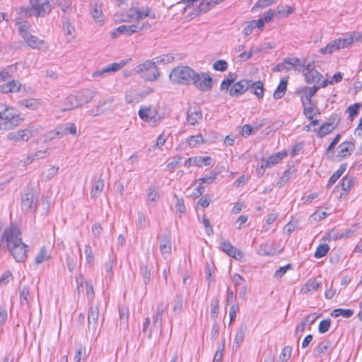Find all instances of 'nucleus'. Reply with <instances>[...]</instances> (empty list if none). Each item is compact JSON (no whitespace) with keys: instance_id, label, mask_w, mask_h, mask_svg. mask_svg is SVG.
Instances as JSON below:
<instances>
[{"instance_id":"f257e3e1","label":"nucleus","mask_w":362,"mask_h":362,"mask_svg":"<svg viewBox=\"0 0 362 362\" xmlns=\"http://www.w3.org/2000/svg\"><path fill=\"white\" fill-rule=\"evenodd\" d=\"M170 79L177 84L188 85L192 83L202 92L211 90L213 79L206 72L197 73L187 66H180L173 69L170 74Z\"/></svg>"},{"instance_id":"f03ea898","label":"nucleus","mask_w":362,"mask_h":362,"mask_svg":"<svg viewBox=\"0 0 362 362\" xmlns=\"http://www.w3.org/2000/svg\"><path fill=\"white\" fill-rule=\"evenodd\" d=\"M6 242V245L11 255L18 262H24L27 259V247L22 241L21 230L15 227H11L4 233L1 242Z\"/></svg>"},{"instance_id":"7ed1b4c3","label":"nucleus","mask_w":362,"mask_h":362,"mask_svg":"<svg viewBox=\"0 0 362 362\" xmlns=\"http://www.w3.org/2000/svg\"><path fill=\"white\" fill-rule=\"evenodd\" d=\"M0 119L8 124L9 129L20 125L24 120L18 110L5 106L0 110Z\"/></svg>"},{"instance_id":"20e7f679","label":"nucleus","mask_w":362,"mask_h":362,"mask_svg":"<svg viewBox=\"0 0 362 362\" xmlns=\"http://www.w3.org/2000/svg\"><path fill=\"white\" fill-rule=\"evenodd\" d=\"M138 114L142 120L148 122L153 127L159 124L163 119V116L158 115L157 110L151 106L141 107Z\"/></svg>"},{"instance_id":"39448f33","label":"nucleus","mask_w":362,"mask_h":362,"mask_svg":"<svg viewBox=\"0 0 362 362\" xmlns=\"http://www.w3.org/2000/svg\"><path fill=\"white\" fill-rule=\"evenodd\" d=\"M151 25L148 23H142L141 25L137 23L134 25H122L117 27L112 33V37L116 38L121 34L126 35H131L134 33H138L144 28H151Z\"/></svg>"},{"instance_id":"423d86ee","label":"nucleus","mask_w":362,"mask_h":362,"mask_svg":"<svg viewBox=\"0 0 362 362\" xmlns=\"http://www.w3.org/2000/svg\"><path fill=\"white\" fill-rule=\"evenodd\" d=\"M21 209L25 212L35 211L37 209V200L35 201L33 189H28L21 198Z\"/></svg>"},{"instance_id":"0eeeda50","label":"nucleus","mask_w":362,"mask_h":362,"mask_svg":"<svg viewBox=\"0 0 362 362\" xmlns=\"http://www.w3.org/2000/svg\"><path fill=\"white\" fill-rule=\"evenodd\" d=\"M30 5L34 8L35 17H44L49 13L51 8L48 0H30Z\"/></svg>"},{"instance_id":"6e6552de","label":"nucleus","mask_w":362,"mask_h":362,"mask_svg":"<svg viewBox=\"0 0 362 362\" xmlns=\"http://www.w3.org/2000/svg\"><path fill=\"white\" fill-rule=\"evenodd\" d=\"M114 101L115 99L113 97L100 101L94 108L88 110V114L93 117L100 115L111 109Z\"/></svg>"},{"instance_id":"1a4fd4ad","label":"nucleus","mask_w":362,"mask_h":362,"mask_svg":"<svg viewBox=\"0 0 362 362\" xmlns=\"http://www.w3.org/2000/svg\"><path fill=\"white\" fill-rule=\"evenodd\" d=\"M202 120V112L199 107L190 105L187 110V122L191 126L199 124Z\"/></svg>"},{"instance_id":"9d476101","label":"nucleus","mask_w":362,"mask_h":362,"mask_svg":"<svg viewBox=\"0 0 362 362\" xmlns=\"http://www.w3.org/2000/svg\"><path fill=\"white\" fill-rule=\"evenodd\" d=\"M219 248L228 256L237 260H240L244 256L243 253L237 247H233L228 240L221 242Z\"/></svg>"},{"instance_id":"9b49d317","label":"nucleus","mask_w":362,"mask_h":362,"mask_svg":"<svg viewBox=\"0 0 362 362\" xmlns=\"http://www.w3.org/2000/svg\"><path fill=\"white\" fill-rule=\"evenodd\" d=\"M250 80H241L234 83L229 90V94L233 97H238L244 93L250 88Z\"/></svg>"},{"instance_id":"f8f14e48","label":"nucleus","mask_w":362,"mask_h":362,"mask_svg":"<svg viewBox=\"0 0 362 362\" xmlns=\"http://www.w3.org/2000/svg\"><path fill=\"white\" fill-rule=\"evenodd\" d=\"M126 64V62L122 60L119 63H112L108 64L106 66L101 68L95 71L93 74V77L102 76L105 74H109L110 73L116 72L121 69Z\"/></svg>"},{"instance_id":"ddd939ff","label":"nucleus","mask_w":362,"mask_h":362,"mask_svg":"<svg viewBox=\"0 0 362 362\" xmlns=\"http://www.w3.org/2000/svg\"><path fill=\"white\" fill-rule=\"evenodd\" d=\"M96 93V90H90L88 88L82 89L78 92L76 95L79 106H82L90 102L91 100L95 96Z\"/></svg>"},{"instance_id":"4468645a","label":"nucleus","mask_w":362,"mask_h":362,"mask_svg":"<svg viewBox=\"0 0 362 362\" xmlns=\"http://www.w3.org/2000/svg\"><path fill=\"white\" fill-rule=\"evenodd\" d=\"M22 89V85L14 79L0 86V92L3 93H18Z\"/></svg>"},{"instance_id":"2eb2a0df","label":"nucleus","mask_w":362,"mask_h":362,"mask_svg":"<svg viewBox=\"0 0 362 362\" xmlns=\"http://www.w3.org/2000/svg\"><path fill=\"white\" fill-rule=\"evenodd\" d=\"M160 250L163 255H169L171 252V234L170 232L165 233L160 242Z\"/></svg>"},{"instance_id":"dca6fc26","label":"nucleus","mask_w":362,"mask_h":362,"mask_svg":"<svg viewBox=\"0 0 362 362\" xmlns=\"http://www.w3.org/2000/svg\"><path fill=\"white\" fill-rule=\"evenodd\" d=\"M99 317V308L98 305H90L88 315V329H93L95 330L96 329V325Z\"/></svg>"},{"instance_id":"f3484780","label":"nucleus","mask_w":362,"mask_h":362,"mask_svg":"<svg viewBox=\"0 0 362 362\" xmlns=\"http://www.w3.org/2000/svg\"><path fill=\"white\" fill-rule=\"evenodd\" d=\"M288 153L286 151H281L271 155L268 159H262V165L264 167H270L271 165L279 163L282 159L287 156Z\"/></svg>"},{"instance_id":"a211bd4d","label":"nucleus","mask_w":362,"mask_h":362,"mask_svg":"<svg viewBox=\"0 0 362 362\" xmlns=\"http://www.w3.org/2000/svg\"><path fill=\"white\" fill-rule=\"evenodd\" d=\"M355 146L353 142L345 141L342 142L338 146V157L346 158L347 156L351 155V153L354 149Z\"/></svg>"},{"instance_id":"6ab92c4d","label":"nucleus","mask_w":362,"mask_h":362,"mask_svg":"<svg viewBox=\"0 0 362 362\" xmlns=\"http://www.w3.org/2000/svg\"><path fill=\"white\" fill-rule=\"evenodd\" d=\"M332 349V342L329 340H324L315 347L313 355L316 357L320 356Z\"/></svg>"},{"instance_id":"aec40b11","label":"nucleus","mask_w":362,"mask_h":362,"mask_svg":"<svg viewBox=\"0 0 362 362\" xmlns=\"http://www.w3.org/2000/svg\"><path fill=\"white\" fill-rule=\"evenodd\" d=\"M62 28L68 41L72 40L75 37V28L71 25L68 18L64 17L62 18Z\"/></svg>"},{"instance_id":"412c9836","label":"nucleus","mask_w":362,"mask_h":362,"mask_svg":"<svg viewBox=\"0 0 362 362\" xmlns=\"http://www.w3.org/2000/svg\"><path fill=\"white\" fill-rule=\"evenodd\" d=\"M288 80L286 78H282L279 84L274 92L273 97L274 99H280L283 98L286 92Z\"/></svg>"},{"instance_id":"4be33fe9","label":"nucleus","mask_w":362,"mask_h":362,"mask_svg":"<svg viewBox=\"0 0 362 362\" xmlns=\"http://www.w3.org/2000/svg\"><path fill=\"white\" fill-rule=\"evenodd\" d=\"M219 0H211L207 1L206 2H202L200 5L195 9L194 15L198 16L201 13H206L209 11L212 7H214L217 4L220 3Z\"/></svg>"},{"instance_id":"5701e85b","label":"nucleus","mask_w":362,"mask_h":362,"mask_svg":"<svg viewBox=\"0 0 362 362\" xmlns=\"http://www.w3.org/2000/svg\"><path fill=\"white\" fill-rule=\"evenodd\" d=\"M40 101L35 98L22 100L18 102V105L19 107H25L32 110L38 109L40 107Z\"/></svg>"},{"instance_id":"b1692460","label":"nucleus","mask_w":362,"mask_h":362,"mask_svg":"<svg viewBox=\"0 0 362 362\" xmlns=\"http://www.w3.org/2000/svg\"><path fill=\"white\" fill-rule=\"evenodd\" d=\"M79 106L77 98L76 95H69L64 102V107H62L63 111H68L76 108Z\"/></svg>"},{"instance_id":"393cba45","label":"nucleus","mask_w":362,"mask_h":362,"mask_svg":"<svg viewBox=\"0 0 362 362\" xmlns=\"http://www.w3.org/2000/svg\"><path fill=\"white\" fill-rule=\"evenodd\" d=\"M247 329V325L246 323L243 322L240 325L234 339V344L235 345L236 349L240 347V344H242Z\"/></svg>"},{"instance_id":"a878e982","label":"nucleus","mask_w":362,"mask_h":362,"mask_svg":"<svg viewBox=\"0 0 362 362\" xmlns=\"http://www.w3.org/2000/svg\"><path fill=\"white\" fill-rule=\"evenodd\" d=\"M58 138L62 137L64 134H70L75 136L76 134V127L74 123H66L64 124L62 131H56L54 132Z\"/></svg>"},{"instance_id":"bb28decb","label":"nucleus","mask_w":362,"mask_h":362,"mask_svg":"<svg viewBox=\"0 0 362 362\" xmlns=\"http://www.w3.org/2000/svg\"><path fill=\"white\" fill-rule=\"evenodd\" d=\"M119 328L122 329H128L129 310L127 308H119Z\"/></svg>"},{"instance_id":"cd10ccee","label":"nucleus","mask_w":362,"mask_h":362,"mask_svg":"<svg viewBox=\"0 0 362 362\" xmlns=\"http://www.w3.org/2000/svg\"><path fill=\"white\" fill-rule=\"evenodd\" d=\"M156 62L153 61L146 60L142 64L137 65L135 68V70L137 73L141 74V76L143 78V74L148 71L152 70V69H155Z\"/></svg>"},{"instance_id":"c85d7f7f","label":"nucleus","mask_w":362,"mask_h":362,"mask_svg":"<svg viewBox=\"0 0 362 362\" xmlns=\"http://www.w3.org/2000/svg\"><path fill=\"white\" fill-rule=\"evenodd\" d=\"M250 88H252V93L259 99L264 97V86L261 81L253 82L250 80Z\"/></svg>"},{"instance_id":"c756f323","label":"nucleus","mask_w":362,"mask_h":362,"mask_svg":"<svg viewBox=\"0 0 362 362\" xmlns=\"http://www.w3.org/2000/svg\"><path fill=\"white\" fill-rule=\"evenodd\" d=\"M346 163H343L339 166V169L337 171H335L333 173V175L329 177L328 183L327 185V187H330L336 182V181L341 177V175L346 170Z\"/></svg>"},{"instance_id":"7c9ffc66","label":"nucleus","mask_w":362,"mask_h":362,"mask_svg":"<svg viewBox=\"0 0 362 362\" xmlns=\"http://www.w3.org/2000/svg\"><path fill=\"white\" fill-rule=\"evenodd\" d=\"M320 283L317 279L308 280L305 286L301 288L300 293L305 294L310 291H316L320 286Z\"/></svg>"},{"instance_id":"2f4dec72","label":"nucleus","mask_w":362,"mask_h":362,"mask_svg":"<svg viewBox=\"0 0 362 362\" xmlns=\"http://www.w3.org/2000/svg\"><path fill=\"white\" fill-rule=\"evenodd\" d=\"M104 187L103 180L99 178L98 180H95L93 184L90 191V196L92 198H95L100 196Z\"/></svg>"},{"instance_id":"473e14b6","label":"nucleus","mask_w":362,"mask_h":362,"mask_svg":"<svg viewBox=\"0 0 362 362\" xmlns=\"http://www.w3.org/2000/svg\"><path fill=\"white\" fill-rule=\"evenodd\" d=\"M354 315V310L351 309L337 308L332 311L331 316L338 317L342 316L345 318H349Z\"/></svg>"},{"instance_id":"72a5a7b5","label":"nucleus","mask_w":362,"mask_h":362,"mask_svg":"<svg viewBox=\"0 0 362 362\" xmlns=\"http://www.w3.org/2000/svg\"><path fill=\"white\" fill-rule=\"evenodd\" d=\"M51 258V255H47V250L45 246L40 248L39 252L37 254L35 258V262L36 264H40L44 261L49 260Z\"/></svg>"},{"instance_id":"f704fd0d","label":"nucleus","mask_w":362,"mask_h":362,"mask_svg":"<svg viewBox=\"0 0 362 362\" xmlns=\"http://www.w3.org/2000/svg\"><path fill=\"white\" fill-rule=\"evenodd\" d=\"M362 107L361 104L359 103H354L349 106L346 109V112L349 113V119L353 121L356 117H357L359 114V110Z\"/></svg>"},{"instance_id":"c9c22d12","label":"nucleus","mask_w":362,"mask_h":362,"mask_svg":"<svg viewBox=\"0 0 362 362\" xmlns=\"http://www.w3.org/2000/svg\"><path fill=\"white\" fill-rule=\"evenodd\" d=\"M322 78V75L316 69L311 72H308L305 76V81L308 83L319 82Z\"/></svg>"},{"instance_id":"e433bc0d","label":"nucleus","mask_w":362,"mask_h":362,"mask_svg":"<svg viewBox=\"0 0 362 362\" xmlns=\"http://www.w3.org/2000/svg\"><path fill=\"white\" fill-rule=\"evenodd\" d=\"M20 132V139L21 141H28L30 137H32L35 133H37V129L34 127H29L25 129L19 130Z\"/></svg>"},{"instance_id":"4c0bfd02","label":"nucleus","mask_w":362,"mask_h":362,"mask_svg":"<svg viewBox=\"0 0 362 362\" xmlns=\"http://www.w3.org/2000/svg\"><path fill=\"white\" fill-rule=\"evenodd\" d=\"M211 310L210 315L211 318L215 320L218 317L219 313V299L218 298H214L211 302Z\"/></svg>"},{"instance_id":"58836bf2","label":"nucleus","mask_w":362,"mask_h":362,"mask_svg":"<svg viewBox=\"0 0 362 362\" xmlns=\"http://www.w3.org/2000/svg\"><path fill=\"white\" fill-rule=\"evenodd\" d=\"M151 9L148 7H146L145 10H140L139 8L135 9V13L136 14V20H142L146 17H150L152 19H156V15L154 13H150Z\"/></svg>"},{"instance_id":"ea45409f","label":"nucleus","mask_w":362,"mask_h":362,"mask_svg":"<svg viewBox=\"0 0 362 362\" xmlns=\"http://www.w3.org/2000/svg\"><path fill=\"white\" fill-rule=\"evenodd\" d=\"M347 235L344 234H339L338 231L335 229H332L329 231H328L326 235L323 237V240H337L344 238H346Z\"/></svg>"},{"instance_id":"a19ab883","label":"nucleus","mask_w":362,"mask_h":362,"mask_svg":"<svg viewBox=\"0 0 362 362\" xmlns=\"http://www.w3.org/2000/svg\"><path fill=\"white\" fill-rule=\"evenodd\" d=\"M212 158L210 156H196L194 157V165L202 167V165H211Z\"/></svg>"},{"instance_id":"79ce46f5","label":"nucleus","mask_w":362,"mask_h":362,"mask_svg":"<svg viewBox=\"0 0 362 362\" xmlns=\"http://www.w3.org/2000/svg\"><path fill=\"white\" fill-rule=\"evenodd\" d=\"M158 198V187L156 185L150 186L148 189V201L156 202Z\"/></svg>"},{"instance_id":"37998d69","label":"nucleus","mask_w":362,"mask_h":362,"mask_svg":"<svg viewBox=\"0 0 362 362\" xmlns=\"http://www.w3.org/2000/svg\"><path fill=\"white\" fill-rule=\"evenodd\" d=\"M156 64H169L175 60V57L172 54H163L153 59Z\"/></svg>"},{"instance_id":"c03bdc74","label":"nucleus","mask_w":362,"mask_h":362,"mask_svg":"<svg viewBox=\"0 0 362 362\" xmlns=\"http://www.w3.org/2000/svg\"><path fill=\"white\" fill-rule=\"evenodd\" d=\"M91 14L95 22L101 23L103 22V11L100 8V6L95 4L93 8L91 9Z\"/></svg>"},{"instance_id":"a18cd8bd","label":"nucleus","mask_w":362,"mask_h":362,"mask_svg":"<svg viewBox=\"0 0 362 362\" xmlns=\"http://www.w3.org/2000/svg\"><path fill=\"white\" fill-rule=\"evenodd\" d=\"M339 185L341 186L342 189L345 192H348L354 185V179L349 177L348 176H345L341 179Z\"/></svg>"},{"instance_id":"49530a36","label":"nucleus","mask_w":362,"mask_h":362,"mask_svg":"<svg viewBox=\"0 0 362 362\" xmlns=\"http://www.w3.org/2000/svg\"><path fill=\"white\" fill-rule=\"evenodd\" d=\"M159 76L160 73L157 66L155 65V70L154 69H152V70L145 72L143 74V78L146 81H155L159 77Z\"/></svg>"},{"instance_id":"de8ad7c7","label":"nucleus","mask_w":362,"mask_h":362,"mask_svg":"<svg viewBox=\"0 0 362 362\" xmlns=\"http://www.w3.org/2000/svg\"><path fill=\"white\" fill-rule=\"evenodd\" d=\"M19 14L21 18H29L33 15L35 16L34 8L31 5L30 6H21L19 8Z\"/></svg>"},{"instance_id":"09e8293b","label":"nucleus","mask_w":362,"mask_h":362,"mask_svg":"<svg viewBox=\"0 0 362 362\" xmlns=\"http://www.w3.org/2000/svg\"><path fill=\"white\" fill-rule=\"evenodd\" d=\"M338 49H339L338 47V45H337V44L334 43V41H332L327 46L320 48V52L322 54H329Z\"/></svg>"},{"instance_id":"8fccbe9b","label":"nucleus","mask_w":362,"mask_h":362,"mask_svg":"<svg viewBox=\"0 0 362 362\" xmlns=\"http://www.w3.org/2000/svg\"><path fill=\"white\" fill-rule=\"evenodd\" d=\"M334 43L337 44L339 49L347 47L353 44L349 35L334 40Z\"/></svg>"},{"instance_id":"3c124183","label":"nucleus","mask_w":362,"mask_h":362,"mask_svg":"<svg viewBox=\"0 0 362 362\" xmlns=\"http://www.w3.org/2000/svg\"><path fill=\"white\" fill-rule=\"evenodd\" d=\"M335 129L330 126L327 122L324 123L319 129L317 132V136L320 138H322L327 134L331 133Z\"/></svg>"},{"instance_id":"603ef678","label":"nucleus","mask_w":362,"mask_h":362,"mask_svg":"<svg viewBox=\"0 0 362 362\" xmlns=\"http://www.w3.org/2000/svg\"><path fill=\"white\" fill-rule=\"evenodd\" d=\"M329 250V247L328 245L321 244L317 247L314 256L316 258H321L327 254Z\"/></svg>"},{"instance_id":"864d4df0","label":"nucleus","mask_w":362,"mask_h":362,"mask_svg":"<svg viewBox=\"0 0 362 362\" xmlns=\"http://www.w3.org/2000/svg\"><path fill=\"white\" fill-rule=\"evenodd\" d=\"M86 356V348L80 345L78 348L76 349V354L74 358V362H81L82 358H85Z\"/></svg>"},{"instance_id":"5fc2aeb1","label":"nucleus","mask_w":362,"mask_h":362,"mask_svg":"<svg viewBox=\"0 0 362 362\" xmlns=\"http://www.w3.org/2000/svg\"><path fill=\"white\" fill-rule=\"evenodd\" d=\"M183 305V298L180 295H177L175 298V305L173 312L175 314H180L182 312Z\"/></svg>"},{"instance_id":"6e6d98bb","label":"nucleus","mask_w":362,"mask_h":362,"mask_svg":"<svg viewBox=\"0 0 362 362\" xmlns=\"http://www.w3.org/2000/svg\"><path fill=\"white\" fill-rule=\"evenodd\" d=\"M292 347L287 346L283 348L279 356L281 362H287L291 357Z\"/></svg>"},{"instance_id":"4d7b16f0","label":"nucleus","mask_w":362,"mask_h":362,"mask_svg":"<svg viewBox=\"0 0 362 362\" xmlns=\"http://www.w3.org/2000/svg\"><path fill=\"white\" fill-rule=\"evenodd\" d=\"M46 152H47V150L38 151L30 155L26 158V160L25 161V163L29 164L35 160H38V159L42 158L45 157V154L46 153Z\"/></svg>"},{"instance_id":"13d9d810","label":"nucleus","mask_w":362,"mask_h":362,"mask_svg":"<svg viewBox=\"0 0 362 362\" xmlns=\"http://www.w3.org/2000/svg\"><path fill=\"white\" fill-rule=\"evenodd\" d=\"M187 144L191 146H195L197 144H204V139L201 134L191 136L187 139Z\"/></svg>"},{"instance_id":"bf43d9fd","label":"nucleus","mask_w":362,"mask_h":362,"mask_svg":"<svg viewBox=\"0 0 362 362\" xmlns=\"http://www.w3.org/2000/svg\"><path fill=\"white\" fill-rule=\"evenodd\" d=\"M162 320L163 315H158V314H155L153 320V327L160 334L162 332Z\"/></svg>"},{"instance_id":"052dcab7","label":"nucleus","mask_w":362,"mask_h":362,"mask_svg":"<svg viewBox=\"0 0 362 362\" xmlns=\"http://www.w3.org/2000/svg\"><path fill=\"white\" fill-rule=\"evenodd\" d=\"M147 224V219L146 215L141 212L138 213V220L136 221V226L141 230H144Z\"/></svg>"},{"instance_id":"680f3d73","label":"nucleus","mask_w":362,"mask_h":362,"mask_svg":"<svg viewBox=\"0 0 362 362\" xmlns=\"http://www.w3.org/2000/svg\"><path fill=\"white\" fill-rule=\"evenodd\" d=\"M331 320L330 319H325L320 321L318 326V331L320 334H324L327 332L331 325Z\"/></svg>"},{"instance_id":"e2e57ef3","label":"nucleus","mask_w":362,"mask_h":362,"mask_svg":"<svg viewBox=\"0 0 362 362\" xmlns=\"http://www.w3.org/2000/svg\"><path fill=\"white\" fill-rule=\"evenodd\" d=\"M303 114L305 116V117L309 119H313V115L312 113L314 111L315 108H317V105L315 103L310 104V106L306 107L305 104L303 105Z\"/></svg>"},{"instance_id":"0e129e2a","label":"nucleus","mask_w":362,"mask_h":362,"mask_svg":"<svg viewBox=\"0 0 362 362\" xmlns=\"http://www.w3.org/2000/svg\"><path fill=\"white\" fill-rule=\"evenodd\" d=\"M213 69L216 71H225L228 69V63L223 59L217 60L213 64Z\"/></svg>"},{"instance_id":"69168bd1","label":"nucleus","mask_w":362,"mask_h":362,"mask_svg":"<svg viewBox=\"0 0 362 362\" xmlns=\"http://www.w3.org/2000/svg\"><path fill=\"white\" fill-rule=\"evenodd\" d=\"M30 295L29 289L27 286H23L20 290V300L22 305L28 304V298Z\"/></svg>"},{"instance_id":"338daca9","label":"nucleus","mask_w":362,"mask_h":362,"mask_svg":"<svg viewBox=\"0 0 362 362\" xmlns=\"http://www.w3.org/2000/svg\"><path fill=\"white\" fill-rule=\"evenodd\" d=\"M25 42L30 47L34 49L39 47L40 45L43 42V41L40 40L37 37L32 35Z\"/></svg>"},{"instance_id":"774afa93","label":"nucleus","mask_w":362,"mask_h":362,"mask_svg":"<svg viewBox=\"0 0 362 362\" xmlns=\"http://www.w3.org/2000/svg\"><path fill=\"white\" fill-rule=\"evenodd\" d=\"M13 66H8L0 72V81H6L11 78V72H13Z\"/></svg>"}]
</instances>
